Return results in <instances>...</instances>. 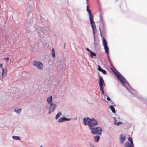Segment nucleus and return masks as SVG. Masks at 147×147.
I'll use <instances>...</instances> for the list:
<instances>
[{
	"mask_svg": "<svg viewBox=\"0 0 147 147\" xmlns=\"http://www.w3.org/2000/svg\"><path fill=\"white\" fill-rule=\"evenodd\" d=\"M84 123L85 125H88L90 129L98 124L97 121L94 118L90 119L88 117L84 118Z\"/></svg>",
	"mask_w": 147,
	"mask_h": 147,
	"instance_id": "obj_1",
	"label": "nucleus"
},
{
	"mask_svg": "<svg viewBox=\"0 0 147 147\" xmlns=\"http://www.w3.org/2000/svg\"><path fill=\"white\" fill-rule=\"evenodd\" d=\"M90 130L91 133L94 134H98L101 135V134L102 129L100 127H96L92 128Z\"/></svg>",
	"mask_w": 147,
	"mask_h": 147,
	"instance_id": "obj_2",
	"label": "nucleus"
},
{
	"mask_svg": "<svg viewBox=\"0 0 147 147\" xmlns=\"http://www.w3.org/2000/svg\"><path fill=\"white\" fill-rule=\"evenodd\" d=\"M116 74L118 79L122 82V84L123 85L125 86L126 84H128V83L125 81V80L124 79L123 77L121 75H119L118 74Z\"/></svg>",
	"mask_w": 147,
	"mask_h": 147,
	"instance_id": "obj_3",
	"label": "nucleus"
},
{
	"mask_svg": "<svg viewBox=\"0 0 147 147\" xmlns=\"http://www.w3.org/2000/svg\"><path fill=\"white\" fill-rule=\"evenodd\" d=\"M33 65L37 68L42 69L43 67V65L39 61H34L33 63Z\"/></svg>",
	"mask_w": 147,
	"mask_h": 147,
	"instance_id": "obj_4",
	"label": "nucleus"
},
{
	"mask_svg": "<svg viewBox=\"0 0 147 147\" xmlns=\"http://www.w3.org/2000/svg\"><path fill=\"white\" fill-rule=\"evenodd\" d=\"M86 1L88 5L86 7L87 11L89 13V16L90 18V20H93V16L91 13L90 10L89 9L88 3V0H86Z\"/></svg>",
	"mask_w": 147,
	"mask_h": 147,
	"instance_id": "obj_5",
	"label": "nucleus"
},
{
	"mask_svg": "<svg viewBox=\"0 0 147 147\" xmlns=\"http://www.w3.org/2000/svg\"><path fill=\"white\" fill-rule=\"evenodd\" d=\"M56 105L55 104L51 103L50 105L49 110L48 112L49 114H50L53 112L56 107Z\"/></svg>",
	"mask_w": 147,
	"mask_h": 147,
	"instance_id": "obj_6",
	"label": "nucleus"
},
{
	"mask_svg": "<svg viewBox=\"0 0 147 147\" xmlns=\"http://www.w3.org/2000/svg\"><path fill=\"white\" fill-rule=\"evenodd\" d=\"M90 22L92 25L93 34L94 35L96 32L95 24L94 22L93 21V20H90Z\"/></svg>",
	"mask_w": 147,
	"mask_h": 147,
	"instance_id": "obj_7",
	"label": "nucleus"
},
{
	"mask_svg": "<svg viewBox=\"0 0 147 147\" xmlns=\"http://www.w3.org/2000/svg\"><path fill=\"white\" fill-rule=\"evenodd\" d=\"M99 80V84L100 88H103V87H104L105 86L104 81L102 77H101L100 78Z\"/></svg>",
	"mask_w": 147,
	"mask_h": 147,
	"instance_id": "obj_8",
	"label": "nucleus"
},
{
	"mask_svg": "<svg viewBox=\"0 0 147 147\" xmlns=\"http://www.w3.org/2000/svg\"><path fill=\"white\" fill-rule=\"evenodd\" d=\"M119 139L120 143L121 144H123L124 140L126 138L125 136L123 134H121L120 135Z\"/></svg>",
	"mask_w": 147,
	"mask_h": 147,
	"instance_id": "obj_9",
	"label": "nucleus"
},
{
	"mask_svg": "<svg viewBox=\"0 0 147 147\" xmlns=\"http://www.w3.org/2000/svg\"><path fill=\"white\" fill-rule=\"evenodd\" d=\"M67 120H69V119L65 117H61L58 119V121L59 122H62Z\"/></svg>",
	"mask_w": 147,
	"mask_h": 147,
	"instance_id": "obj_10",
	"label": "nucleus"
},
{
	"mask_svg": "<svg viewBox=\"0 0 147 147\" xmlns=\"http://www.w3.org/2000/svg\"><path fill=\"white\" fill-rule=\"evenodd\" d=\"M2 64L0 63V67H1V69L2 71V75L3 77H5L6 75V74H5L4 73V69L2 67Z\"/></svg>",
	"mask_w": 147,
	"mask_h": 147,
	"instance_id": "obj_11",
	"label": "nucleus"
},
{
	"mask_svg": "<svg viewBox=\"0 0 147 147\" xmlns=\"http://www.w3.org/2000/svg\"><path fill=\"white\" fill-rule=\"evenodd\" d=\"M52 96H51L49 97H48L47 99V101L48 103L51 104L52 102Z\"/></svg>",
	"mask_w": 147,
	"mask_h": 147,
	"instance_id": "obj_12",
	"label": "nucleus"
},
{
	"mask_svg": "<svg viewBox=\"0 0 147 147\" xmlns=\"http://www.w3.org/2000/svg\"><path fill=\"white\" fill-rule=\"evenodd\" d=\"M102 43L104 47L107 46V42L104 38H102Z\"/></svg>",
	"mask_w": 147,
	"mask_h": 147,
	"instance_id": "obj_13",
	"label": "nucleus"
},
{
	"mask_svg": "<svg viewBox=\"0 0 147 147\" xmlns=\"http://www.w3.org/2000/svg\"><path fill=\"white\" fill-rule=\"evenodd\" d=\"M104 49L105 52L107 53V55H109V48L107 46H104Z\"/></svg>",
	"mask_w": 147,
	"mask_h": 147,
	"instance_id": "obj_14",
	"label": "nucleus"
},
{
	"mask_svg": "<svg viewBox=\"0 0 147 147\" xmlns=\"http://www.w3.org/2000/svg\"><path fill=\"white\" fill-rule=\"evenodd\" d=\"M51 53L52 56L54 58H55V51L54 49V48L52 49Z\"/></svg>",
	"mask_w": 147,
	"mask_h": 147,
	"instance_id": "obj_15",
	"label": "nucleus"
},
{
	"mask_svg": "<svg viewBox=\"0 0 147 147\" xmlns=\"http://www.w3.org/2000/svg\"><path fill=\"white\" fill-rule=\"evenodd\" d=\"M109 108L111 109L113 113H115V109L113 106H109Z\"/></svg>",
	"mask_w": 147,
	"mask_h": 147,
	"instance_id": "obj_16",
	"label": "nucleus"
},
{
	"mask_svg": "<svg viewBox=\"0 0 147 147\" xmlns=\"http://www.w3.org/2000/svg\"><path fill=\"white\" fill-rule=\"evenodd\" d=\"M100 138V137L98 136H96L94 137L95 141L97 142L99 140Z\"/></svg>",
	"mask_w": 147,
	"mask_h": 147,
	"instance_id": "obj_17",
	"label": "nucleus"
},
{
	"mask_svg": "<svg viewBox=\"0 0 147 147\" xmlns=\"http://www.w3.org/2000/svg\"><path fill=\"white\" fill-rule=\"evenodd\" d=\"M125 145L126 147H132L131 144L128 142L125 143Z\"/></svg>",
	"mask_w": 147,
	"mask_h": 147,
	"instance_id": "obj_18",
	"label": "nucleus"
},
{
	"mask_svg": "<svg viewBox=\"0 0 147 147\" xmlns=\"http://www.w3.org/2000/svg\"><path fill=\"white\" fill-rule=\"evenodd\" d=\"M61 112H59L56 115L55 119H57L61 115Z\"/></svg>",
	"mask_w": 147,
	"mask_h": 147,
	"instance_id": "obj_19",
	"label": "nucleus"
},
{
	"mask_svg": "<svg viewBox=\"0 0 147 147\" xmlns=\"http://www.w3.org/2000/svg\"><path fill=\"white\" fill-rule=\"evenodd\" d=\"M128 140L131 143V144L134 146L133 143L132 141V139L131 138H128Z\"/></svg>",
	"mask_w": 147,
	"mask_h": 147,
	"instance_id": "obj_20",
	"label": "nucleus"
},
{
	"mask_svg": "<svg viewBox=\"0 0 147 147\" xmlns=\"http://www.w3.org/2000/svg\"><path fill=\"white\" fill-rule=\"evenodd\" d=\"M12 138L14 139L19 140H20V138L18 136H13Z\"/></svg>",
	"mask_w": 147,
	"mask_h": 147,
	"instance_id": "obj_21",
	"label": "nucleus"
},
{
	"mask_svg": "<svg viewBox=\"0 0 147 147\" xmlns=\"http://www.w3.org/2000/svg\"><path fill=\"white\" fill-rule=\"evenodd\" d=\"M90 53L91 54L90 56L92 58L93 57V56H96V54L95 53L91 52Z\"/></svg>",
	"mask_w": 147,
	"mask_h": 147,
	"instance_id": "obj_22",
	"label": "nucleus"
},
{
	"mask_svg": "<svg viewBox=\"0 0 147 147\" xmlns=\"http://www.w3.org/2000/svg\"><path fill=\"white\" fill-rule=\"evenodd\" d=\"M22 109H19L18 110H17L16 109H15L14 111L17 113H20Z\"/></svg>",
	"mask_w": 147,
	"mask_h": 147,
	"instance_id": "obj_23",
	"label": "nucleus"
},
{
	"mask_svg": "<svg viewBox=\"0 0 147 147\" xmlns=\"http://www.w3.org/2000/svg\"><path fill=\"white\" fill-rule=\"evenodd\" d=\"M100 22L102 23H103L104 21L102 16L101 15H100Z\"/></svg>",
	"mask_w": 147,
	"mask_h": 147,
	"instance_id": "obj_24",
	"label": "nucleus"
},
{
	"mask_svg": "<svg viewBox=\"0 0 147 147\" xmlns=\"http://www.w3.org/2000/svg\"><path fill=\"white\" fill-rule=\"evenodd\" d=\"M121 122H115L114 123L115 125H119L120 124H121Z\"/></svg>",
	"mask_w": 147,
	"mask_h": 147,
	"instance_id": "obj_25",
	"label": "nucleus"
},
{
	"mask_svg": "<svg viewBox=\"0 0 147 147\" xmlns=\"http://www.w3.org/2000/svg\"><path fill=\"white\" fill-rule=\"evenodd\" d=\"M98 71H101L102 70V69L100 67V66L99 65H98Z\"/></svg>",
	"mask_w": 147,
	"mask_h": 147,
	"instance_id": "obj_26",
	"label": "nucleus"
},
{
	"mask_svg": "<svg viewBox=\"0 0 147 147\" xmlns=\"http://www.w3.org/2000/svg\"><path fill=\"white\" fill-rule=\"evenodd\" d=\"M101 71L104 74H107L106 71L102 69Z\"/></svg>",
	"mask_w": 147,
	"mask_h": 147,
	"instance_id": "obj_27",
	"label": "nucleus"
},
{
	"mask_svg": "<svg viewBox=\"0 0 147 147\" xmlns=\"http://www.w3.org/2000/svg\"><path fill=\"white\" fill-rule=\"evenodd\" d=\"M100 90L102 91V93L104 95V91L103 88H100Z\"/></svg>",
	"mask_w": 147,
	"mask_h": 147,
	"instance_id": "obj_28",
	"label": "nucleus"
},
{
	"mask_svg": "<svg viewBox=\"0 0 147 147\" xmlns=\"http://www.w3.org/2000/svg\"><path fill=\"white\" fill-rule=\"evenodd\" d=\"M3 59L6 60L7 63L9 60V58L8 57L4 58H3Z\"/></svg>",
	"mask_w": 147,
	"mask_h": 147,
	"instance_id": "obj_29",
	"label": "nucleus"
},
{
	"mask_svg": "<svg viewBox=\"0 0 147 147\" xmlns=\"http://www.w3.org/2000/svg\"><path fill=\"white\" fill-rule=\"evenodd\" d=\"M107 55V57H108V60H109V62L110 63H111L110 59L109 58V55Z\"/></svg>",
	"mask_w": 147,
	"mask_h": 147,
	"instance_id": "obj_30",
	"label": "nucleus"
},
{
	"mask_svg": "<svg viewBox=\"0 0 147 147\" xmlns=\"http://www.w3.org/2000/svg\"><path fill=\"white\" fill-rule=\"evenodd\" d=\"M99 29L100 30V33L101 36H102V32H101V29H100V27H99Z\"/></svg>",
	"mask_w": 147,
	"mask_h": 147,
	"instance_id": "obj_31",
	"label": "nucleus"
},
{
	"mask_svg": "<svg viewBox=\"0 0 147 147\" xmlns=\"http://www.w3.org/2000/svg\"><path fill=\"white\" fill-rule=\"evenodd\" d=\"M86 49V50H87L88 51H89L90 52H90H91V51L90 50V49H89L88 48H87Z\"/></svg>",
	"mask_w": 147,
	"mask_h": 147,
	"instance_id": "obj_32",
	"label": "nucleus"
},
{
	"mask_svg": "<svg viewBox=\"0 0 147 147\" xmlns=\"http://www.w3.org/2000/svg\"><path fill=\"white\" fill-rule=\"evenodd\" d=\"M107 99L108 100H109V101H110V98H109V97H107Z\"/></svg>",
	"mask_w": 147,
	"mask_h": 147,
	"instance_id": "obj_33",
	"label": "nucleus"
},
{
	"mask_svg": "<svg viewBox=\"0 0 147 147\" xmlns=\"http://www.w3.org/2000/svg\"><path fill=\"white\" fill-rule=\"evenodd\" d=\"M94 40H95V38H94Z\"/></svg>",
	"mask_w": 147,
	"mask_h": 147,
	"instance_id": "obj_34",
	"label": "nucleus"
},
{
	"mask_svg": "<svg viewBox=\"0 0 147 147\" xmlns=\"http://www.w3.org/2000/svg\"><path fill=\"white\" fill-rule=\"evenodd\" d=\"M40 147H42V146H41Z\"/></svg>",
	"mask_w": 147,
	"mask_h": 147,
	"instance_id": "obj_35",
	"label": "nucleus"
}]
</instances>
